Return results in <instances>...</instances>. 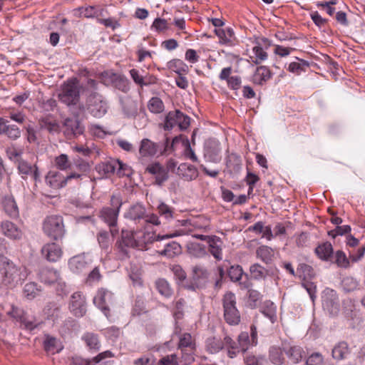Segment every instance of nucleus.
I'll list each match as a JSON object with an SVG mask.
<instances>
[{"label":"nucleus","instance_id":"obj_1","mask_svg":"<svg viewBox=\"0 0 365 365\" xmlns=\"http://www.w3.org/2000/svg\"><path fill=\"white\" fill-rule=\"evenodd\" d=\"M185 234V232L183 230H180L164 235H155V232L149 230L148 226H145L143 230L133 231L122 230L120 238L115 244L117 257L123 260L129 257L130 248L147 249V245L155 241L182 236Z\"/></svg>","mask_w":365,"mask_h":365},{"label":"nucleus","instance_id":"obj_2","mask_svg":"<svg viewBox=\"0 0 365 365\" xmlns=\"http://www.w3.org/2000/svg\"><path fill=\"white\" fill-rule=\"evenodd\" d=\"M28 277L25 267H19L7 257L0 255V292H7L9 289L15 288Z\"/></svg>","mask_w":365,"mask_h":365},{"label":"nucleus","instance_id":"obj_3","mask_svg":"<svg viewBox=\"0 0 365 365\" xmlns=\"http://www.w3.org/2000/svg\"><path fill=\"white\" fill-rule=\"evenodd\" d=\"M122 205L121 197L119 195H113L110 197V206L102 207L99 212V217L109 227L113 237L118 235V218Z\"/></svg>","mask_w":365,"mask_h":365},{"label":"nucleus","instance_id":"obj_4","mask_svg":"<svg viewBox=\"0 0 365 365\" xmlns=\"http://www.w3.org/2000/svg\"><path fill=\"white\" fill-rule=\"evenodd\" d=\"M58 98L61 103L68 106L77 105L80 100V91L78 80L73 78L65 82L58 94Z\"/></svg>","mask_w":365,"mask_h":365},{"label":"nucleus","instance_id":"obj_5","mask_svg":"<svg viewBox=\"0 0 365 365\" xmlns=\"http://www.w3.org/2000/svg\"><path fill=\"white\" fill-rule=\"evenodd\" d=\"M43 231L53 240L61 239L65 234L63 217L60 215H50L43 222Z\"/></svg>","mask_w":365,"mask_h":365},{"label":"nucleus","instance_id":"obj_6","mask_svg":"<svg viewBox=\"0 0 365 365\" xmlns=\"http://www.w3.org/2000/svg\"><path fill=\"white\" fill-rule=\"evenodd\" d=\"M224 319L230 325H237L240 322V314L236 307L235 295L227 292L222 299Z\"/></svg>","mask_w":365,"mask_h":365},{"label":"nucleus","instance_id":"obj_7","mask_svg":"<svg viewBox=\"0 0 365 365\" xmlns=\"http://www.w3.org/2000/svg\"><path fill=\"white\" fill-rule=\"evenodd\" d=\"M38 278L44 284H56L57 291L60 292L59 294L66 293V284L58 270L49 267H43L39 271Z\"/></svg>","mask_w":365,"mask_h":365},{"label":"nucleus","instance_id":"obj_8","mask_svg":"<svg viewBox=\"0 0 365 365\" xmlns=\"http://www.w3.org/2000/svg\"><path fill=\"white\" fill-rule=\"evenodd\" d=\"M82 174L72 173L66 176H64L61 172L57 170H50L46 176V183L52 188L59 189L68 183L71 180H81Z\"/></svg>","mask_w":365,"mask_h":365},{"label":"nucleus","instance_id":"obj_9","mask_svg":"<svg viewBox=\"0 0 365 365\" xmlns=\"http://www.w3.org/2000/svg\"><path fill=\"white\" fill-rule=\"evenodd\" d=\"M271 42L267 38H257L249 55L250 62L258 65L265 61L268 58L267 50L270 47Z\"/></svg>","mask_w":365,"mask_h":365},{"label":"nucleus","instance_id":"obj_10","mask_svg":"<svg viewBox=\"0 0 365 365\" xmlns=\"http://www.w3.org/2000/svg\"><path fill=\"white\" fill-rule=\"evenodd\" d=\"M108 102L102 95L94 93L88 97V110L93 117H103L108 112Z\"/></svg>","mask_w":365,"mask_h":365},{"label":"nucleus","instance_id":"obj_11","mask_svg":"<svg viewBox=\"0 0 365 365\" xmlns=\"http://www.w3.org/2000/svg\"><path fill=\"white\" fill-rule=\"evenodd\" d=\"M119 101L122 114L125 118H135L143 109L142 105L130 96H120Z\"/></svg>","mask_w":365,"mask_h":365},{"label":"nucleus","instance_id":"obj_12","mask_svg":"<svg viewBox=\"0 0 365 365\" xmlns=\"http://www.w3.org/2000/svg\"><path fill=\"white\" fill-rule=\"evenodd\" d=\"M322 307L329 314L334 316L339 312V298L336 291L326 288L322 294Z\"/></svg>","mask_w":365,"mask_h":365},{"label":"nucleus","instance_id":"obj_13","mask_svg":"<svg viewBox=\"0 0 365 365\" xmlns=\"http://www.w3.org/2000/svg\"><path fill=\"white\" fill-rule=\"evenodd\" d=\"M158 151L159 145L158 143L148 138L143 139L139 147V162L143 165H145L149 160L158 154Z\"/></svg>","mask_w":365,"mask_h":365},{"label":"nucleus","instance_id":"obj_14","mask_svg":"<svg viewBox=\"0 0 365 365\" xmlns=\"http://www.w3.org/2000/svg\"><path fill=\"white\" fill-rule=\"evenodd\" d=\"M112 302L113 293L104 288L99 289L93 298L94 304L103 312L107 318L110 316L109 305Z\"/></svg>","mask_w":365,"mask_h":365},{"label":"nucleus","instance_id":"obj_15","mask_svg":"<svg viewBox=\"0 0 365 365\" xmlns=\"http://www.w3.org/2000/svg\"><path fill=\"white\" fill-rule=\"evenodd\" d=\"M16 165L19 174L23 179L31 178L34 181L40 179V173L36 164H32L24 159H19Z\"/></svg>","mask_w":365,"mask_h":365},{"label":"nucleus","instance_id":"obj_16","mask_svg":"<svg viewBox=\"0 0 365 365\" xmlns=\"http://www.w3.org/2000/svg\"><path fill=\"white\" fill-rule=\"evenodd\" d=\"M6 314L16 322H19L26 329L33 330L36 327L34 322L26 317L24 311L14 304L10 305V309L6 312Z\"/></svg>","mask_w":365,"mask_h":365},{"label":"nucleus","instance_id":"obj_17","mask_svg":"<svg viewBox=\"0 0 365 365\" xmlns=\"http://www.w3.org/2000/svg\"><path fill=\"white\" fill-rule=\"evenodd\" d=\"M69 309L77 317H81L86 314V299L81 292H76L71 295Z\"/></svg>","mask_w":365,"mask_h":365},{"label":"nucleus","instance_id":"obj_18","mask_svg":"<svg viewBox=\"0 0 365 365\" xmlns=\"http://www.w3.org/2000/svg\"><path fill=\"white\" fill-rule=\"evenodd\" d=\"M42 256L48 262H56L58 261L62 255L63 250L61 246L56 242L45 244L41 248Z\"/></svg>","mask_w":365,"mask_h":365},{"label":"nucleus","instance_id":"obj_19","mask_svg":"<svg viewBox=\"0 0 365 365\" xmlns=\"http://www.w3.org/2000/svg\"><path fill=\"white\" fill-rule=\"evenodd\" d=\"M63 133L65 135L71 138L83 133L84 128L76 118H67L63 121Z\"/></svg>","mask_w":365,"mask_h":365},{"label":"nucleus","instance_id":"obj_20","mask_svg":"<svg viewBox=\"0 0 365 365\" xmlns=\"http://www.w3.org/2000/svg\"><path fill=\"white\" fill-rule=\"evenodd\" d=\"M268 361L269 364L282 365L286 362V356L284 352V344L272 345L268 349Z\"/></svg>","mask_w":365,"mask_h":365},{"label":"nucleus","instance_id":"obj_21","mask_svg":"<svg viewBox=\"0 0 365 365\" xmlns=\"http://www.w3.org/2000/svg\"><path fill=\"white\" fill-rule=\"evenodd\" d=\"M175 174L185 181H192L198 177V170L191 164L183 163L176 168Z\"/></svg>","mask_w":365,"mask_h":365},{"label":"nucleus","instance_id":"obj_22","mask_svg":"<svg viewBox=\"0 0 365 365\" xmlns=\"http://www.w3.org/2000/svg\"><path fill=\"white\" fill-rule=\"evenodd\" d=\"M1 232L4 235L11 240H21L23 232L14 223L5 220L1 223Z\"/></svg>","mask_w":365,"mask_h":365},{"label":"nucleus","instance_id":"obj_23","mask_svg":"<svg viewBox=\"0 0 365 365\" xmlns=\"http://www.w3.org/2000/svg\"><path fill=\"white\" fill-rule=\"evenodd\" d=\"M145 171L155 175L156 183L159 185H162L168 178V172L159 163L148 165Z\"/></svg>","mask_w":365,"mask_h":365},{"label":"nucleus","instance_id":"obj_24","mask_svg":"<svg viewBox=\"0 0 365 365\" xmlns=\"http://www.w3.org/2000/svg\"><path fill=\"white\" fill-rule=\"evenodd\" d=\"M145 212V207L142 204L136 203L131 205L125 212L124 217L134 222H139L144 219Z\"/></svg>","mask_w":365,"mask_h":365},{"label":"nucleus","instance_id":"obj_25","mask_svg":"<svg viewBox=\"0 0 365 365\" xmlns=\"http://www.w3.org/2000/svg\"><path fill=\"white\" fill-rule=\"evenodd\" d=\"M210 253L215 259L220 261L222 259V245L223 242L221 239L215 235H212L207 242Z\"/></svg>","mask_w":365,"mask_h":365},{"label":"nucleus","instance_id":"obj_26","mask_svg":"<svg viewBox=\"0 0 365 365\" xmlns=\"http://www.w3.org/2000/svg\"><path fill=\"white\" fill-rule=\"evenodd\" d=\"M2 206L4 212L10 217L15 219L19 217V208L12 196H5L2 200Z\"/></svg>","mask_w":365,"mask_h":365},{"label":"nucleus","instance_id":"obj_27","mask_svg":"<svg viewBox=\"0 0 365 365\" xmlns=\"http://www.w3.org/2000/svg\"><path fill=\"white\" fill-rule=\"evenodd\" d=\"M114 355L110 351H105L100 354H98L96 356L93 357L92 359H85L82 358H76L73 360V363L76 365H93L92 364H98L100 361L108 359L113 357Z\"/></svg>","mask_w":365,"mask_h":365},{"label":"nucleus","instance_id":"obj_28","mask_svg":"<svg viewBox=\"0 0 365 365\" xmlns=\"http://www.w3.org/2000/svg\"><path fill=\"white\" fill-rule=\"evenodd\" d=\"M68 266L73 272L80 273L86 269L88 262H86L84 256L77 255L69 259Z\"/></svg>","mask_w":365,"mask_h":365},{"label":"nucleus","instance_id":"obj_29","mask_svg":"<svg viewBox=\"0 0 365 365\" xmlns=\"http://www.w3.org/2000/svg\"><path fill=\"white\" fill-rule=\"evenodd\" d=\"M285 356L292 364H298L302 359L303 349L299 346H287L284 344Z\"/></svg>","mask_w":365,"mask_h":365},{"label":"nucleus","instance_id":"obj_30","mask_svg":"<svg viewBox=\"0 0 365 365\" xmlns=\"http://www.w3.org/2000/svg\"><path fill=\"white\" fill-rule=\"evenodd\" d=\"M350 349L346 341H339L332 349V357L336 360H343L349 354Z\"/></svg>","mask_w":365,"mask_h":365},{"label":"nucleus","instance_id":"obj_31","mask_svg":"<svg viewBox=\"0 0 365 365\" xmlns=\"http://www.w3.org/2000/svg\"><path fill=\"white\" fill-rule=\"evenodd\" d=\"M181 252L182 247L180 245L175 241L166 244L164 249L158 252L160 255L168 258H173L180 255Z\"/></svg>","mask_w":365,"mask_h":365},{"label":"nucleus","instance_id":"obj_32","mask_svg":"<svg viewBox=\"0 0 365 365\" xmlns=\"http://www.w3.org/2000/svg\"><path fill=\"white\" fill-rule=\"evenodd\" d=\"M215 33L220 38V42L224 44L232 45L235 41V33L232 28L215 29Z\"/></svg>","mask_w":365,"mask_h":365},{"label":"nucleus","instance_id":"obj_33","mask_svg":"<svg viewBox=\"0 0 365 365\" xmlns=\"http://www.w3.org/2000/svg\"><path fill=\"white\" fill-rule=\"evenodd\" d=\"M317 256L323 261H328L333 255V247L330 242H325L319 245L314 250Z\"/></svg>","mask_w":365,"mask_h":365},{"label":"nucleus","instance_id":"obj_34","mask_svg":"<svg viewBox=\"0 0 365 365\" xmlns=\"http://www.w3.org/2000/svg\"><path fill=\"white\" fill-rule=\"evenodd\" d=\"M272 76L270 70L264 66H261L257 68L254 76L253 81L256 84L262 85L264 82L267 81Z\"/></svg>","mask_w":365,"mask_h":365},{"label":"nucleus","instance_id":"obj_35","mask_svg":"<svg viewBox=\"0 0 365 365\" xmlns=\"http://www.w3.org/2000/svg\"><path fill=\"white\" fill-rule=\"evenodd\" d=\"M81 339L84 341L86 346L90 350L97 351L101 348V342L98 339V336L96 334L92 332H86L83 334Z\"/></svg>","mask_w":365,"mask_h":365},{"label":"nucleus","instance_id":"obj_36","mask_svg":"<svg viewBox=\"0 0 365 365\" xmlns=\"http://www.w3.org/2000/svg\"><path fill=\"white\" fill-rule=\"evenodd\" d=\"M256 255L258 259L265 264L270 263L274 257V252L269 246L261 245L256 250Z\"/></svg>","mask_w":365,"mask_h":365},{"label":"nucleus","instance_id":"obj_37","mask_svg":"<svg viewBox=\"0 0 365 365\" xmlns=\"http://www.w3.org/2000/svg\"><path fill=\"white\" fill-rule=\"evenodd\" d=\"M178 349L180 350H195L196 345L195 339L189 333H184L179 337V342L178 345Z\"/></svg>","mask_w":365,"mask_h":365},{"label":"nucleus","instance_id":"obj_38","mask_svg":"<svg viewBox=\"0 0 365 365\" xmlns=\"http://www.w3.org/2000/svg\"><path fill=\"white\" fill-rule=\"evenodd\" d=\"M187 252L191 256L196 258H202L207 255L205 246L197 242L187 244Z\"/></svg>","mask_w":365,"mask_h":365},{"label":"nucleus","instance_id":"obj_39","mask_svg":"<svg viewBox=\"0 0 365 365\" xmlns=\"http://www.w3.org/2000/svg\"><path fill=\"white\" fill-rule=\"evenodd\" d=\"M238 345L237 346V351L240 352H245L250 348L252 346H255L256 345H252V341L250 339L248 332L243 331L238 336Z\"/></svg>","mask_w":365,"mask_h":365},{"label":"nucleus","instance_id":"obj_40","mask_svg":"<svg viewBox=\"0 0 365 365\" xmlns=\"http://www.w3.org/2000/svg\"><path fill=\"white\" fill-rule=\"evenodd\" d=\"M167 67L169 70L178 73V75L187 73L188 66L182 60L175 58L168 62Z\"/></svg>","mask_w":365,"mask_h":365},{"label":"nucleus","instance_id":"obj_41","mask_svg":"<svg viewBox=\"0 0 365 365\" xmlns=\"http://www.w3.org/2000/svg\"><path fill=\"white\" fill-rule=\"evenodd\" d=\"M155 287L158 292L165 298H170L173 294V289L165 279H158L155 282Z\"/></svg>","mask_w":365,"mask_h":365},{"label":"nucleus","instance_id":"obj_42","mask_svg":"<svg viewBox=\"0 0 365 365\" xmlns=\"http://www.w3.org/2000/svg\"><path fill=\"white\" fill-rule=\"evenodd\" d=\"M220 151L219 143H215L213 147L206 148L205 157L210 162L218 163L221 160Z\"/></svg>","mask_w":365,"mask_h":365},{"label":"nucleus","instance_id":"obj_43","mask_svg":"<svg viewBox=\"0 0 365 365\" xmlns=\"http://www.w3.org/2000/svg\"><path fill=\"white\" fill-rule=\"evenodd\" d=\"M250 272L252 278L257 280L264 279L268 275V270L258 263L250 266Z\"/></svg>","mask_w":365,"mask_h":365},{"label":"nucleus","instance_id":"obj_44","mask_svg":"<svg viewBox=\"0 0 365 365\" xmlns=\"http://www.w3.org/2000/svg\"><path fill=\"white\" fill-rule=\"evenodd\" d=\"M158 214L168 222L174 218V208L161 202L157 207Z\"/></svg>","mask_w":365,"mask_h":365},{"label":"nucleus","instance_id":"obj_45","mask_svg":"<svg viewBox=\"0 0 365 365\" xmlns=\"http://www.w3.org/2000/svg\"><path fill=\"white\" fill-rule=\"evenodd\" d=\"M141 276L142 270L140 267L131 263L129 268V277L134 285L141 286L143 284Z\"/></svg>","mask_w":365,"mask_h":365},{"label":"nucleus","instance_id":"obj_46","mask_svg":"<svg viewBox=\"0 0 365 365\" xmlns=\"http://www.w3.org/2000/svg\"><path fill=\"white\" fill-rule=\"evenodd\" d=\"M297 61L291 62L289 64L288 70L289 71L295 73L300 74L302 72L305 71L306 68H308L309 63L303 59H299L297 58Z\"/></svg>","mask_w":365,"mask_h":365},{"label":"nucleus","instance_id":"obj_47","mask_svg":"<svg viewBox=\"0 0 365 365\" xmlns=\"http://www.w3.org/2000/svg\"><path fill=\"white\" fill-rule=\"evenodd\" d=\"M40 292L41 289L35 282L26 283L23 289L24 297L28 299H34L37 295H38Z\"/></svg>","mask_w":365,"mask_h":365},{"label":"nucleus","instance_id":"obj_48","mask_svg":"<svg viewBox=\"0 0 365 365\" xmlns=\"http://www.w3.org/2000/svg\"><path fill=\"white\" fill-rule=\"evenodd\" d=\"M242 160L239 155L232 153L227 158L226 165L231 171L238 172L241 169Z\"/></svg>","mask_w":365,"mask_h":365},{"label":"nucleus","instance_id":"obj_49","mask_svg":"<svg viewBox=\"0 0 365 365\" xmlns=\"http://www.w3.org/2000/svg\"><path fill=\"white\" fill-rule=\"evenodd\" d=\"M207 351L211 354H215L222 350L224 347V342L219 338H209L206 342Z\"/></svg>","mask_w":365,"mask_h":365},{"label":"nucleus","instance_id":"obj_50","mask_svg":"<svg viewBox=\"0 0 365 365\" xmlns=\"http://www.w3.org/2000/svg\"><path fill=\"white\" fill-rule=\"evenodd\" d=\"M44 349L47 352L53 354L58 353L61 349V346L56 338L47 336L44 341Z\"/></svg>","mask_w":365,"mask_h":365},{"label":"nucleus","instance_id":"obj_51","mask_svg":"<svg viewBox=\"0 0 365 365\" xmlns=\"http://www.w3.org/2000/svg\"><path fill=\"white\" fill-rule=\"evenodd\" d=\"M113 83L115 88L123 93H127L130 90L129 81L125 77L114 75Z\"/></svg>","mask_w":365,"mask_h":365},{"label":"nucleus","instance_id":"obj_52","mask_svg":"<svg viewBox=\"0 0 365 365\" xmlns=\"http://www.w3.org/2000/svg\"><path fill=\"white\" fill-rule=\"evenodd\" d=\"M335 263L339 267L347 269L350 267V259L347 257L345 252L341 250H337L335 252Z\"/></svg>","mask_w":365,"mask_h":365},{"label":"nucleus","instance_id":"obj_53","mask_svg":"<svg viewBox=\"0 0 365 365\" xmlns=\"http://www.w3.org/2000/svg\"><path fill=\"white\" fill-rule=\"evenodd\" d=\"M148 109L153 113H160L164 109V104L162 100L158 97H153L148 102Z\"/></svg>","mask_w":365,"mask_h":365},{"label":"nucleus","instance_id":"obj_54","mask_svg":"<svg viewBox=\"0 0 365 365\" xmlns=\"http://www.w3.org/2000/svg\"><path fill=\"white\" fill-rule=\"evenodd\" d=\"M192 225L197 230L207 232L210 230L209 220L204 216H198L192 222Z\"/></svg>","mask_w":365,"mask_h":365},{"label":"nucleus","instance_id":"obj_55","mask_svg":"<svg viewBox=\"0 0 365 365\" xmlns=\"http://www.w3.org/2000/svg\"><path fill=\"white\" fill-rule=\"evenodd\" d=\"M264 305L266 307L263 308L262 313L273 323L276 319V306L270 301L265 302Z\"/></svg>","mask_w":365,"mask_h":365},{"label":"nucleus","instance_id":"obj_56","mask_svg":"<svg viewBox=\"0 0 365 365\" xmlns=\"http://www.w3.org/2000/svg\"><path fill=\"white\" fill-rule=\"evenodd\" d=\"M56 167L61 170H66L71 166V162L66 154H61L54 159Z\"/></svg>","mask_w":365,"mask_h":365},{"label":"nucleus","instance_id":"obj_57","mask_svg":"<svg viewBox=\"0 0 365 365\" xmlns=\"http://www.w3.org/2000/svg\"><path fill=\"white\" fill-rule=\"evenodd\" d=\"M246 365H270L264 356L249 355L245 358Z\"/></svg>","mask_w":365,"mask_h":365},{"label":"nucleus","instance_id":"obj_58","mask_svg":"<svg viewBox=\"0 0 365 365\" xmlns=\"http://www.w3.org/2000/svg\"><path fill=\"white\" fill-rule=\"evenodd\" d=\"M3 133L6 134L8 136V138L12 140H16L21 136L20 129L16 125H5Z\"/></svg>","mask_w":365,"mask_h":365},{"label":"nucleus","instance_id":"obj_59","mask_svg":"<svg viewBox=\"0 0 365 365\" xmlns=\"http://www.w3.org/2000/svg\"><path fill=\"white\" fill-rule=\"evenodd\" d=\"M178 116V125L181 130H186L190 124V118L178 110H175Z\"/></svg>","mask_w":365,"mask_h":365},{"label":"nucleus","instance_id":"obj_60","mask_svg":"<svg viewBox=\"0 0 365 365\" xmlns=\"http://www.w3.org/2000/svg\"><path fill=\"white\" fill-rule=\"evenodd\" d=\"M208 272L207 269L202 265H195L192 268V277L195 280L207 279Z\"/></svg>","mask_w":365,"mask_h":365},{"label":"nucleus","instance_id":"obj_61","mask_svg":"<svg viewBox=\"0 0 365 365\" xmlns=\"http://www.w3.org/2000/svg\"><path fill=\"white\" fill-rule=\"evenodd\" d=\"M41 126L49 133H58L60 130V126L55 120L46 119L43 120Z\"/></svg>","mask_w":365,"mask_h":365},{"label":"nucleus","instance_id":"obj_62","mask_svg":"<svg viewBox=\"0 0 365 365\" xmlns=\"http://www.w3.org/2000/svg\"><path fill=\"white\" fill-rule=\"evenodd\" d=\"M342 285L346 292H351L359 287V282L352 277H347L342 280Z\"/></svg>","mask_w":365,"mask_h":365},{"label":"nucleus","instance_id":"obj_63","mask_svg":"<svg viewBox=\"0 0 365 365\" xmlns=\"http://www.w3.org/2000/svg\"><path fill=\"white\" fill-rule=\"evenodd\" d=\"M307 365H324L323 356L318 353H313L311 354L306 361Z\"/></svg>","mask_w":365,"mask_h":365},{"label":"nucleus","instance_id":"obj_64","mask_svg":"<svg viewBox=\"0 0 365 365\" xmlns=\"http://www.w3.org/2000/svg\"><path fill=\"white\" fill-rule=\"evenodd\" d=\"M158 365H179L178 356L175 354L167 355L160 359Z\"/></svg>","mask_w":365,"mask_h":365}]
</instances>
